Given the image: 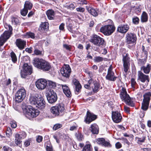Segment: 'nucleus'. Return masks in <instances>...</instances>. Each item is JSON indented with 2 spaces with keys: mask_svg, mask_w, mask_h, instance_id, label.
Here are the masks:
<instances>
[{
  "mask_svg": "<svg viewBox=\"0 0 151 151\" xmlns=\"http://www.w3.org/2000/svg\"><path fill=\"white\" fill-rule=\"evenodd\" d=\"M30 104L40 109H42L45 106V102L42 97L38 95L31 96L29 99Z\"/></svg>",
  "mask_w": 151,
  "mask_h": 151,
  "instance_id": "f257e3e1",
  "label": "nucleus"
},
{
  "mask_svg": "<svg viewBox=\"0 0 151 151\" xmlns=\"http://www.w3.org/2000/svg\"><path fill=\"white\" fill-rule=\"evenodd\" d=\"M33 64L35 67L44 71H48L51 68V65L48 62L39 58H35Z\"/></svg>",
  "mask_w": 151,
  "mask_h": 151,
  "instance_id": "f03ea898",
  "label": "nucleus"
},
{
  "mask_svg": "<svg viewBox=\"0 0 151 151\" xmlns=\"http://www.w3.org/2000/svg\"><path fill=\"white\" fill-rule=\"evenodd\" d=\"M65 110V106L63 104H58L52 106L50 109L51 114L55 117L61 115Z\"/></svg>",
  "mask_w": 151,
  "mask_h": 151,
  "instance_id": "7ed1b4c3",
  "label": "nucleus"
},
{
  "mask_svg": "<svg viewBox=\"0 0 151 151\" xmlns=\"http://www.w3.org/2000/svg\"><path fill=\"white\" fill-rule=\"evenodd\" d=\"M120 96L122 101H124L125 103L129 106L133 107L134 104L131 100V98L127 94L126 89L122 87L120 90Z\"/></svg>",
  "mask_w": 151,
  "mask_h": 151,
  "instance_id": "20e7f679",
  "label": "nucleus"
},
{
  "mask_svg": "<svg viewBox=\"0 0 151 151\" xmlns=\"http://www.w3.org/2000/svg\"><path fill=\"white\" fill-rule=\"evenodd\" d=\"M22 108L24 112L26 113V116L28 115L32 118L35 117L39 114L38 110L33 108L30 106L28 107L22 105Z\"/></svg>",
  "mask_w": 151,
  "mask_h": 151,
  "instance_id": "39448f33",
  "label": "nucleus"
},
{
  "mask_svg": "<svg viewBox=\"0 0 151 151\" xmlns=\"http://www.w3.org/2000/svg\"><path fill=\"white\" fill-rule=\"evenodd\" d=\"M26 96V91L24 88H21L18 90L15 94L14 99L16 102L19 103L24 99Z\"/></svg>",
  "mask_w": 151,
  "mask_h": 151,
  "instance_id": "423d86ee",
  "label": "nucleus"
},
{
  "mask_svg": "<svg viewBox=\"0 0 151 151\" xmlns=\"http://www.w3.org/2000/svg\"><path fill=\"white\" fill-rule=\"evenodd\" d=\"M90 42L96 46H102L104 45L105 40L99 36L94 34L92 35Z\"/></svg>",
  "mask_w": 151,
  "mask_h": 151,
  "instance_id": "0eeeda50",
  "label": "nucleus"
},
{
  "mask_svg": "<svg viewBox=\"0 0 151 151\" xmlns=\"http://www.w3.org/2000/svg\"><path fill=\"white\" fill-rule=\"evenodd\" d=\"M122 61L124 70L125 73H127L129 68L130 65V58L128 53H124L122 55Z\"/></svg>",
  "mask_w": 151,
  "mask_h": 151,
  "instance_id": "6e6552de",
  "label": "nucleus"
},
{
  "mask_svg": "<svg viewBox=\"0 0 151 151\" xmlns=\"http://www.w3.org/2000/svg\"><path fill=\"white\" fill-rule=\"evenodd\" d=\"M115 27L114 26L108 25L102 27L100 31L104 35H111L114 31Z\"/></svg>",
  "mask_w": 151,
  "mask_h": 151,
  "instance_id": "1a4fd4ad",
  "label": "nucleus"
},
{
  "mask_svg": "<svg viewBox=\"0 0 151 151\" xmlns=\"http://www.w3.org/2000/svg\"><path fill=\"white\" fill-rule=\"evenodd\" d=\"M32 69L31 66L29 65L27 63L24 64L23 70H21V77L25 78L27 75H30L32 73Z\"/></svg>",
  "mask_w": 151,
  "mask_h": 151,
  "instance_id": "9d476101",
  "label": "nucleus"
},
{
  "mask_svg": "<svg viewBox=\"0 0 151 151\" xmlns=\"http://www.w3.org/2000/svg\"><path fill=\"white\" fill-rule=\"evenodd\" d=\"M47 98L48 102L50 104L55 103L58 99L56 93L52 89H50L49 91Z\"/></svg>",
  "mask_w": 151,
  "mask_h": 151,
  "instance_id": "9b49d317",
  "label": "nucleus"
},
{
  "mask_svg": "<svg viewBox=\"0 0 151 151\" xmlns=\"http://www.w3.org/2000/svg\"><path fill=\"white\" fill-rule=\"evenodd\" d=\"M113 67L112 65H111L108 69V72L106 78L107 80L112 81H115L117 78L114 76V73L112 71Z\"/></svg>",
  "mask_w": 151,
  "mask_h": 151,
  "instance_id": "f8f14e48",
  "label": "nucleus"
},
{
  "mask_svg": "<svg viewBox=\"0 0 151 151\" xmlns=\"http://www.w3.org/2000/svg\"><path fill=\"white\" fill-rule=\"evenodd\" d=\"M47 84V81L45 79L42 78L38 79L35 83L37 87L41 90L45 89Z\"/></svg>",
  "mask_w": 151,
  "mask_h": 151,
  "instance_id": "ddd939ff",
  "label": "nucleus"
},
{
  "mask_svg": "<svg viewBox=\"0 0 151 151\" xmlns=\"http://www.w3.org/2000/svg\"><path fill=\"white\" fill-rule=\"evenodd\" d=\"M137 37L136 35L132 33H128L126 35V42L127 44L134 43L136 41Z\"/></svg>",
  "mask_w": 151,
  "mask_h": 151,
  "instance_id": "4468645a",
  "label": "nucleus"
},
{
  "mask_svg": "<svg viewBox=\"0 0 151 151\" xmlns=\"http://www.w3.org/2000/svg\"><path fill=\"white\" fill-rule=\"evenodd\" d=\"M71 72V69L69 66L67 65L65 67L62 68L60 70V72L62 75L66 78H68Z\"/></svg>",
  "mask_w": 151,
  "mask_h": 151,
  "instance_id": "2eb2a0df",
  "label": "nucleus"
},
{
  "mask_svg": "<svg viewBox=\"0 0 151 151\" xmlns=\"http://www.w3.org/2000/svg\"><path fill=\"white\" fill-rule=\"evenodd\" d=\"M138 80L140 81L142 83H145V81L148 82L150 79L148 75L144 74L141 71L138 72Z\"/></svg>",
  "mask_w": 151,
  "mask_h": 151,
  "instance_id": "dca6fc26",
  "label": "nucleus"
},
{
  "mask_svg": "<svg viewBox=\"0 0 151 151\" xmlns=\"http://www.w3.org/2000/svg\"><path fill=\"white\" fill-rule=\"evenodd\" d=\"M112 118L113 121L116 123L120 122L122 119L121 114L118 111H113L112 112Z\"/></svg>",
  "mask_w": 151,
  "mask_h": 151,
  "instance_id": "f3484780",
  "label": "nucleus"
},
{
  "mask_svg": "<svg viewBox=\"0 0 151 151\" xmlns=\"http://www.w3.org/2000/svg\"><path fill=\"white\" fill-rule=\"evenodd\" d=\"M97 118L96 115L90 112L89 111H88L87 112L86 116L85 119V121L86 123L88 124L95 120Z\"/></svg>",
  "mask_w": 151,
  "mask_h": 151,
  "instance_id": "a211bd4d",
  "label": "nucleus"
},
{
  "mask_svg": "<svg viewBox=\"0 0 151 151\" xmlns=\"http://www.w3.org/2000/svg\"><path fill=\"white\" fill-rule=\"evenodd\" d=\"M16 45L20 50L23 49L26 45V42L21 39H17L15 42Z\"/></svg>",
  "mask_w": 151,
  "mask_h": 151,
  "instance_id": "6ab92c4d",
  "label": "nucleus"
},
{
  "mask_svg": "<svg viewBox=\"0 0 151 151\" xmlns=\"http://www.w3.org/2000/svg\"><path fill=\"white\" fill-rule=\"evenodd\" d=\"M96 142L97 144L101 145L105 147H111V146L110 143L106 141L104 138H98Z\"/></svg>",
  "mask_w": 151,
  "mask_h": 151,
  "instance_id": "aec40b11",
  "label": "nucleus"
},
{
  "mask_svg": "<svg viewBox=\"0 0 151 151\" xmlns=\"http://www.w3.org/2000/svg\"><path fill=\"white\" fill-rule=\"evenodd\" d=\"M72 82L75 86V93H78L81 91V86L79 81L76 79L73 78L72 80Z\"/></svg>",
  "mask_w": 151,
  "mask_h": 151,
  "instance_id": "412c9836",
  "label": "nucleus"
},
{
  "mask_svg": "<svg viewBox=\"0 0 151 151\" xmlns=\"http://www.w3.org/2000/svg\"><path fill=\"white\" fill-rule=\"evenodd\" d=\"M129 29V26L127 24H124L119 26L117 29V31L122 33H126Z\"/></svg>",
  "mask_w": 151,
  "mask_h": 151,
  "instance_id": "4be33fe9",
  "label": "nucleus"
},
{
  "mask_svg": "<svg viewBox=\"0 0 151 151\" xmlns=\"http://www.w3.org/2000/svg\"><path fill=\"white\" fill-rule=\"evenodd\" d=\"M62 88L63 92L68 97H70L71 93L69 87L66 85L61 84L60 85Z\"/></svg>",
  "mask_w": 151,
  "mask_h": 151,
  "instance_id": "5701e85b",
  "label": "nucleus"
},
{
  "mask_svg": "<svg viewBox=\"0 0 151 151\" xmlns=\"http://www.w3.org/2000/svg\"><path fill=\"white\" fill-rule=\"evenodd\" d=\"M89 130L93 134H97L99 133L98 126L96 124H91L89 127Z\"/></svg>",
  "mask_w": 151,
  "mask_h": 151,
  "instance_id": "b1692460",
  "label": "nucleus"
},
{
  "mask_svg": "<svg viewBox=\"0 0 151 151\" xmlns=\"http://www.w3.org/2000/svg\"><path fill=\"white\" fill-rule=\"evenodd\" d=\"M49 24L47 22H45L42 23L40 24L39 30L40 31L42 32L44 31H47L49 29Z\"/></svg>",
  "mask_w": 151,
  "mask_h": 151,
  "instance_id": "393cba45",
  "label": "nucleus"
},
{
  "mask_svg": "<svg viewBox=\"0 0 151 151\" xmlns=\"http://www.w3.org/2000/svg\"><path fill=\"white\" fill-rule=\"evenodd\" d=\"M151 69V65L148 64L146 66H143L141 68V70L143 71V72L146 74L149 73Z\"/></svg>",
  "mask_w": 151,
  "mask_h": 151,
  "instance_id": "a878e982",
  "label": "nucleus"
},
{
  "mask_svg": "<svg viewBox=\"0 0 151 151\" xmlns=\"http://www.w3.org/2000/svg\"><path fill=\"white\" fill-rule=\"evenodd\" d=\"M143 97V101L149 103L151 97V93L149 92L145 93L144 94Z\"/></svg>",
  "mask_w": 151,
  "mask_h": 151,
  "instance_id": "bb28decb",
  "label": "nucleus"
},
{
  "mask_svg": "<svg viewBox=\"0 0 151 151\" xmlns=\"http://www.w3.org/2000/svg\"><path fill=\"white\" fill-rule=\"evenodd\" d=\"M86 9L88 12L93 16L96 17L98 15L96 10L88 6H86Z\"/></svg>",
  "mask_w": 151,
  "mask_h": 151,
  "instance_id": "cd10ccee",
  "label": "nucleus"
},
{
  "mask_svg": "<svg viewBox=\"0 0 151 151\" xmlns=\"http://www.w3.org/2000/svg\"><path fill=\"white\" fill-rule=\"evenodd\" d=\"M46 14L49 19L52 20L53 19L54 12L52 9L47 10L46 12Z\"/></svg>",
  "mask_w": 151,
  "mask_h": 151,
  "instance_id": "c85d7f7f",
  "label": "nucleus"
},
{
  "mask_svg": "<svg viewBox=\"0 0 151 151\" xmlns=\"http://www.w3.org/2000/svg\"><path fill=\"white\" fill-rule=\"evenodd\" d=\"M108 59L106 58H103L100 56H96L94 58L93 60L95 62L99 63L103 61H107Z\"/></svg>",
  "mask_w": 151,
  "mask_h": 151,
  "instance_id": "c756f323",
  "label": "nucleus"
},
{
  "mask_svg": "<svg viewBox=\"0 0 151 151\" xmlns=\"http://www.w3.org/2000/svg\"><path fill=\"white\" fill-rule=\"evenodd\" d=\"M26 136V133L24 132H22L20 134H17L15 136V138H18L19 140L22 139H24Z\"/></svg>",
  "mask_w": 151,
  "mask_h": 151,
  "instance_id": "7c9ffc66",
  "label": "nucleus"
},
{
  "mask_svg": "<svg viewBox=\"0 0 151 151\" xmlns=\"http://www.w3.org/2000/svg\"><path fill=\"white\" fill-rule=\"evenodd\" d=\"M149 103L143 101L142 104L141 108L144 111H146L148 109Z\"/></svg>",
  "mask_w": 151,
  "mask_h": 151,
  "instance_id": "2f4dec72",
  "label": "nucleus"
},
{
  "mask_svg": "<svg viewBox=\"0 0 151 151\" xmlns=\"http://www.w3.org/2000/svg\"><path fill=\"white\" fill-rule=\"evenodd\" d=\"M93 149L90 144H86L83 147L82 151H92Z\"/></svg>",
  "mask_w": 151,
  "mask_h": 151,
  "instance_id": "473e14b6",
  "label": "nucleus"
},
{
  "mask_svg": "<svg viewBox=\"0 0 151 151\" xmlns=\"http://www.w3.org/2000/svg\"><path fill=\"white\" fill-rule=\"evenodd\" d=\"M148 20V16L147 13L143 12L141 17V21L142 22H146Z\"/></svg>",
  "mask_w": 151,
  "mask_h": 151,
  "instance_id": "72a5a7b5",
  "label": "nucleus"
},
{
  "mask_svg": "<svg viewBox=\"0 0 151 151\" xmlns=\"http://www.w3.org/2000/svg\"><path fill=\"white\" fill-rule=\"evenodd\" d=\"M10 55L12 62L14 63H16L17 61V58L15 53L12 51L11 52Z\"/></svg>",
  "mask_w": 151,
  "mask_h": 151,
  "instance_id": "f704fd0d",
  "label": "nucleus"
},
{
  "mask_svg": "<svg viewBox=\"0 0 151 151\" xmlns=\"http://www.w3.org/2000/svg\"><path fill=\"white\" fill-rule=\"evenodd\" d=\"M32 4L31 2L28 1H25L24 4L25 8H26L28 10H30L32 8Z\"/></svg>",
  "mask_w": 151,
  "mask_h": 151,
  "instance_id": "c9c22d12",
  "label": "nucleus"
},
{
  "mask_svg": "<svg viewBox=\"0 0 151 151\" xmlns=\"http://www.w3.org/2000/svg\"><path fill=\"white\" fill-rule=\"evenodd\" d=\"M94 88H93V90L94 92L96 93L99 91V89L100 87L99 84L96 81H95L94 83Z\"/></svg>",
  "mask_w": 151,
  "mask_h": 151,
  "instance_id": "e433bc0d",
  "label": "nucleus"
},
{
  "mask_svg": "<svg viewBox=\"0 0 151 151\" xmlns=\"http://www.w3.org/2000/svg\"><path fill=\"white\" fill-rule=\"evenodd\" d=\"M11 19L12 24L16 25L19 22V20L17 18L14 16H12Z\"/></svg>",
  "mask_w": 151,
  "mask_h": 151,
  "instance_id": "4c0bfd02",
  "label": "nucleus"
},
{
  "mask_svg": "<svg viewBox=\"0 0 151 151\" xmlns=\"http://www.w3.org/2000/svg\"><path fill=\"white\" fill-rule=\"evenodd\" d=\"M46 149L47 151H52V145L50 141H47L46 142Z\"/></svg>",
  "mask_w": 151,
  "mask_h": 151,
  "instance_id": "58836bf2",
  "label": "nucleus"
},
{
  "mask_svg": "<svg viewBox=\"0 0 151 151\" xmlns=\"http://www.w3.org/2000/svg\"><path fill=\"white\" fill-rule=\"evenodd\" d=\"M76 136L77 139L79 141H82L84 139V137L83 135L81 133H76Z\"/></svg>",
  "mask_w": 151,
  "mask_h": 151,
  "instance_id": "ea45409f",
  "label": "nucleus"
},
{
  "mask_svg": "<svg viewBox=\"0 0 151 151\" xmlns=\"http://www.w3.org/2000/svg\"><path fill=\"white\" fill-rule=\"evenodd\" d=\"M28 12V9L24 8L21 11V13L22 15L24 16H25Z\"/></svg>",
  "mask_w": 151,
  "mask_h": 151,
  "instance_id": "a19ab883",
  "label": "nucleus"
},
{
  "mask_svg": "<svg viewBox=\"0 0 151 151\" xmlns=\"http://www.w3.org/2000/svg\"><path fill=\"white\" fill-rule=\"evenodd\" d=\"M139 19L137 17H134L132 18V22L134 24H137L139 23Z\"/></svg>",
  "mask_w": 151,
  "mask_h": 151,
  "instance_id": "79ce46f5",
  "label": "nucleus"
},
{
  "mask_svg": "<svg viewBox=\"0 0 151 151\" xmlns=\"http://www.w3.org/2000/svg\"><path fill=\"white\" fill-rule=\"evenodd\" d=\"M62 126L61 124H55L53 127V130H56L61 128Z\"/></svg>",
  "mask_w": 151,
  "mask_h": 151,
  "instance_id": "37998d69",
  "label": "nucleus"
},
{
  "mask_svg": "<svg viewBox=\"0 0 151 151\" xmlns=\"http://www.w3.org/2000/svg\"><path fill=\"white\" fill-rule=\"evenodd\" d=\"M26 35L29 37H30L32 39H34L35 38V35L32 32H28L27 33Z\"/></svg>",
  "mask_w": 151,
  "mask_h": 151,
  "instance_id": "c03bdc74",
  "label": "nucleus"
},
{
  "mask_svg": "<svg viewBox=\"0 0 151 151\" xmlns=\"http://www.w3.org/2000/svg\"><path fill=\"white\" fill-rule=\"evenodd\" d=\"M146 60L147 59H146L145 58L144 59H139L138 60V63L139 64L144 65L146 62Z\"/></svg>",
  "mask_w": 151,
  "mask_h": 151,
  "instance_id": "a18cd8bd",
  "label": "nucleus"
},
{
  "mask_svg": "<svg viewBox=\"0 0 151 151\" xmlns=\"http://www.w3.org/2000/svg\"><path fill=\"white\" fill-rule=\"evenodd\" d=\"M47 84L49 86L52 87H54L56 86L55 83L51 81H48L47 82Z\"/></svg>",
  "mask_w": 151,
  "mask_h": 151,
  "instance_id": "49530a36",
  "label": "nucleus"
},
{
  "mask_svg": "<svg viewBox=\"0 0 151 151\" xmlns=\"http://www.w3.org/2000/svg\"><path fill=\"white\" fill-rule=\"evenodd\" d=\"M10 124L11 127L13 128H15L17 126L16 122L14 121H12L11 122Z\"/></svg>",
  "mask_w": 151,
  "mask_h": 151,
  "instance_id": "de8ad7c7",
  "label": "nucleus"
},
{
  "mask_svg": "<svg viewBox=\"0 0 151 151\" xmlns=\"http://www.w3.org/2000/svg\"><path fill=\"white\" fill-rule=\"evenodd\" d=\"M20 140H19V139L18 138H15V143L17 145L19 146V147H21L22 146V145L21 143V141H20Z\"/></svg>",
  "mask_w": 151,
  "mask_h": 151,
  "instance_id": "09e8293b",
  "label": "nucleus"
},
{
  "mask_svg": "<svg viewBox=\"0 0 151 151\" xmlns=\"http://www.w3.org/2000/svg\"><path fill=\"white\" fill-rule=\"evenodd\" d=\"M4 151H12V149L8 146H4L3 148Z\"/></svg>",
  "mask_w": 151,
  "mask_h": 151,
  "instance_id": "8fccbe9b",
  "label": "nucleus"
},
{
  "mask_svg": "<svg viewBox=\"0 0 151 151\" xmlns=\"http://www.w3.org/2000/svg\"><path fill=\"white\" fill-rule=\"evenodd\" d=\"M131 83L132 87H134L135 85L136 84V82L134 78H132L131 79Z\"/></svg>",
  "mask_w": 151,
  "mask_h": 151,
  "instance_id": "3c124183",
  "label": "nucleus"
},
{
  "mask_svg": "<svg viewBox=\"0 0 151 151\" xmlns=\"http://www.w3.org/2000/svg\"><path fill=\"white\" fill-rule=\"evenodd\" d=\"M145 139L146 137L145 136H143L141 138H138V141L141 142H144Z\"/></svg>",
  "mask_w": 151,
  "mask_h": 151,
  "instance_id": "603ef678",
  "label": "nucleus"
},
{
  "mask_svg": "<svg viewBox=\"0 0 151 151\" xmlns=\"http://www.w3.org/2000/svg\"><path fill=\"white\" fill-rule=\"evenodd\" d=\"M43 138L42 136H38L36 138V140L39 143L41 142L42 139Z\"/></svg>",
  "mask_w": 151,
  "mask_h": 151,
  "instance_id": "864d4df0",
  "label": "nucleus"
},
{
  "mask_svg": "<svg viewBox=\"0 0 151 151\" xmlns=\"http://www.w3.org/2000/svg\"><path fill=\"white\" fill-rule=\"evenodd\" d=\"M34 52L36 55H41L42 54V52L37 49H35L34 51Z\"/></svg>",
  "mask_w": 151,
  "mask_h": 151,
  "instance_id": "5fc2aeb1",
  "label": "nucleus"
},
{
  "mask_svg": "<svg viewBox=\"0 0 151 151\" xmlns=\"http://www.w3.org/2000/svg\"><path fill=\"white\" fill-rule=\"evenodd\" d=\"M94 82H95V81H94L93 79L91 78L88 81V84L92 87H93L92 85L93 84H94Z\"/></svg>",
  "mask_w": 151,
  "mask_h": 151,
  "instance_id": "6e6d98bb",
  "label": "nucleus"
},
{
  "mask_svg": "<svg viewBox=\"0 0 151 151\" xmlns=\"http://www.w3.org/2000/svg\"><path fill=\"white\" fill-rule=\"evenodd\" d=\"M76 9L77 11L81 12H83L85 11V9L83 7H78Z\"/></svg>",
  "mask_w": 151,
  "mask_h": 151,
  "instance_id": "4d7b16f0",
  "label": "nucleus"
},
{
  "mask_svg": "<svg viewBox=\"0 0 151 151\" xmlns=\"http://www.w3.org/2000/svg\"><path fill=\"white\" fill-rule=\"evenodd\" d=\"M116 147L117 149H119L122 147V144L119 142H117L115 144Z\"/></svg>",
  "mask_w": 151,
  "mask_h": 151,
  "instance_id": "13d9d810",
  "label": "nucleus"
},
{
  "mask_svg": "<svg viewBox=\"0 0 151 151\" xmlns=\"http://www.w3.org/2000/svg\"><path fill=\"white\" fill-rule=\"evenodd\" d=\"M6 134H12V132L11 129L9 128H8L7 131H6Z\"/></svg>",
  "mask_w": 151,
  "mask_h": 151,
  "instance_id": "bf43d9fd",
  "label": "nucleus"
},
{
  "mask_svg": "<svg viewBox=\"0 0 151 151\" xmlns=\"http://www.w3.org/2000/svg\"><path fill=\"white\" fill-rule=\"evenodd\" d=\"M67 8L68 9H74L75 8V6L73 4H70L69 5L67 6Z\"/></svg>",
  "mask_w": 151,
  "mask_h": 151,
  "instance_id": "052dcab7",
  "label": "nucleus"
},
{
  "mask_svg": "<svg viewBox=\"0 0 151 151\" xmlns=\"http://www.w3.org/2000/svg\"><path fill=\"white\" fill-rule=\"evenodd\" d=\"M65 24L63 23H61L60 25L59 28L60 30H63L64 29Z\"/></svg>",
  "mask_w": 151,
  "mask_h": 151,
  "instance_id": "680f3d73",
  "label": "nucleus"
},
{
  "mask_svg": "<svg viewBox=\"0 0 151 151\" xmlns=\"http://www.w3.org/2000/svg\"><path fill=\"white\" fill-rule=\"evenodd\" d=\"M142 53L144 54L145 56V58H146V59H147V57L148 55V52H147L145 50H143V51H142Z\"/></svg>",
  "mask_w": 151,
  "mask_h": 151,
  "instance_id": "e2e57ef3",
  "label": "nucleus"
},
{
  "mask_svg": "<svg viewBox=\"0 0 151 151\" xmlns=\"http://www.w3.org/2000/svg\"><path fill=\"white\" fill-rule=\"evenodd\" d=\"M32 47H30L29 48H27L25 49V50L26 52H28V53H32Z\"/></svg>",
  "mask_w": 151,
  "mask_h": 151,
  "instance_id": "0e129e2a",
  "label": "nucleus"
},
{
  "mask_svg": "<svg viewBox=\"0 0 151 151\" xmlns=\"http://www.w3.org/2000/svg\"><path fill=\"white\" fill-rule=\"evenodd\" d=\"M122 140L124 141V142L127 144L128 145H130V142L128 141L127 139L123 138L122 139Z\"/></svg>",
  "mask_w": 151,
  "mask_h": 151,
  "instance_id": "69168bd1",
  "label": "nucleus"
},
{
  "mask_svg": "<svg viewBox=\"0 0 151 151\" xmlns=\"http://www.w3.org/2000/svg\"><path fill=\"white\" fill-rule=\"evenodd\" d=\"M30 142L29 141L26 140L24 142V145L26 147H27L30 145Z\"/></svg>",
  "mask_w": 151,
  "mask_h": 151,
  "instance_id": "338daca9",
  "label": "nucleus"
},
{
  "mask_svg": "<svg viewBox=\"0 0 151 151\" xmlns=\"http://www.w3.org/2000/svg\"><path fill=\"white\" fill-rule=\"evenodd\" d=\"M142 150L143 151H151V147L144 148Z\"/></svg>",
  "mask_w": 151,
  "mask_h": 151,
  "instance_id": "774afa93",
  "label": "nucleus"
}]
</instances>
